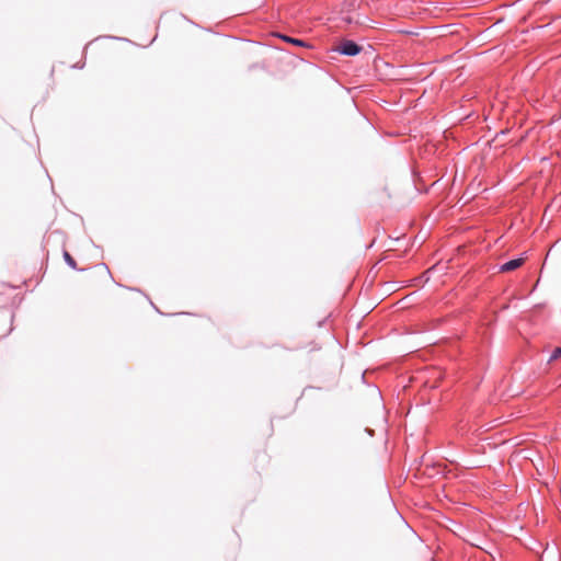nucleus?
Listing matches in <instances>:
<instances>
[{
  "instance_id": "5",
  "label": "nucleus",
  "mask_w": 561,
  "mask_h": 561,
  "mask_svg": "<svg viewBox=\"0 0 561 561\" xmlns=\"http://www.w3.org/2000/svg\"><path fill=\"white\" fill-rule=\"evenodd\" d=\"M560 357H561V347H557V348L552 352V354H551V356H550L549 362L557 360V359H558V358H560Z\"/></svg>"
},
{
  "instance_id": "2",
  "label": "nucleus",
  "mask_w": 561,
  "mask_h": 561,
  "mask_svg": "<svg viewBox=\"0 0 561 561\" xmlns=\"http://www.w3.org/2000/svg\"><path fill=\"white\" fill-rule=\"evenodd\" d=\"M524 261L525 260L523 257L511 260V261L504 263L503 265H501L500 271L501 272H512V271L518 268L519 266H522Z\"/></svg>"
},
{
  "instance_id": "3",
  "label": "nucleus",
  "mask_w": 561,
  "mask_h": 561,
  "mask_svg": "<svg viewBox=\"0 0 561 561\" xmlns=\"http://www.w3.org/2000/svg\"><path fill=\"white\" fill-rule=\"evenodd\" d=\"M284 41L288 42V43H291L294 45H299V46H305V43L300 39H297V38H293V37H288L286 35H282L280 36Z\"/></svg>"
},
{
  "instance_id": "4",
  "label": "nucleus",
  "mask_w": 561,
  "mask_h": 561,
  "mask_svg": "<svg viewBox=\"0 0 561 561\" xmlns=\"http://www.w3.org/2000/svg\"><path fill=\"white\" fill-rule=\"evenodd\" d=\"M64 257H65V261L68 263L69 266H71L72 268L77 267L76 261L73 260V257L68 252L64 253Z\"/></svg>"
},
{
  "instance_id": "1",
  "label": "nucleus",
  "mask_w": 561,
  "mask_h": 561,
  "mask_svg": "<svg viewBox=\"0 0 561 561\" xmlns=\"http://www.w3.org/2000/svg\"><path fill=\"white\" fill-rule=\"evenodd\" d=\"M335 50L346 56H355L360 53L362 47L352 41H343Z\"/></svg>"
}]
</instances>
